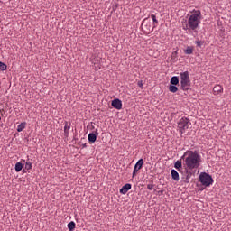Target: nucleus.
Instances as JSON below:
<instances>
[{
	"label": "nucleus",
	"mask_w": 231,
	"mask_h": 231,
	"mask_svg": "<svg viewBox=\"0 0 231 231\" xmlns=\"http://www.w3.org/2000/svg\"><path fill=\"white\" fill-rule=\"evenodd\" d=\"M184 165L188 171L198 169L201 165V155L197 152L187 151L183 156Z\"/></svg>",
	"instance_id": "f03ea898"
},
{
	"label": "nucleus",
	"mask_w": 231,
	"mask_h": 231,
	"mask_svg": "<svg viewBox=\"0 0 231 231\" xmlns=\"http://www.w3.org/2000/svg\"><path fill=\"white\" fill-rule=\"evenodd\" d=\"M152 30H154V28H152L151 32H152Z\"/></svg>",
	"instance_id": "c756f323"
},
{
	"label": "nucleus",
	"mask_w": 231,
	"mask_h": 231,
	"mask_svg": "<svg viewBox=\"0 0 231 231\" xmlns=\"http://www.w3.org/2000/svg\"><path fill=\"white\" fill-rule=\"evenodd\" d=\"M148 19H149V18H145L143 23H145V21H147Z\"/></svg>",
	"instance_id": "cd10ccee"
},
{
	"label": "nucleus",
	"mask_w": 231,
	"mask_h": 231,
	"mask_svg": "<svg viewBox=\"0 0 231 231\" xmlns=\"http://www.w3.org/2000/svg\"><path fill=\"white\" fill-rule=\"evenodd\" d=\"M84 142H85V139L80 140V143H82L83 148L87 147V145H86V143H84Z\"/></svg>",
	"instance_id": "a878e982"
},
{
	"label": "nucleus",
	"mask_w": 231,
	"mask_h": 231,
	"mask_svg": "<svg viewBox=\"0 0 231 231\" xmlns=\"http://www.w3.org/2000/svg\"><path fill=\"white\" fill-rule=\"evenodd\" d=\"M221 93H223V86L216 85L213 88V95H221Z\"/></svg>",
	"instance_id": "0eeeda50"
},
{
	"label": "nucleus",
	"mask_w": 231,
	"mask_h": 231,
	"mask_svg": "<svg viewBox=\"0 0 231 231\" xmlns=\"http://www.w3.org/2000/svg\"><path fill=\"white\" fill-rule=\"evenodd\" d=\"M171 174L172 180H174V181H180V174L178 173V171L176 170H171Z\"/></svg>",
	"instance_id": "9d476101"
},
{
	"label": "nucleus",
	"mask_w": 231,
	"mask_h": 231,
	"mask_svg": "<svg viewBox=\"0 0 231 231\" xmlns=\"http://www.w3.org/2000/svg\"><path fill=\"white\" fill-rule=\"evenodd\" d=\"M184 52L186 55H192V53H194V49L192 47H187Z\"/></svg>",
	"instance_id": "f3484780"
},
{
	"label": "nucleus",
	"mask_w": 231,
	"mask_h": 231,
	"mask_svg": "<svg viewBox=\"0 0 231 231\" xmlns=\"http://www.w3.org/2000/svg\"><path fill=\"white\" fill-rule=\"evenodd\" d=\"M26 129V123H21L18 126H17V132L21 133L23 132V130Z\"/></svg>",
	"instance_id": "ddd939ff"
},
{
	"label": "nucleus",
	"mask_w": 231,
	"mask_h": 231,
	"mask_svg": "<svg viewBox=\"0 0 231 231\" xmlns=\"http://www.w3.org/2000/svg\"><path fill=\"white\" fill-rule=\"evenodd\" d=\"M138 86L142 87V82H139V83H138Z\"/></svg>",
	"instance_id": "c85d7f7f"
},
{
	"label": "nucleus",
	"mask_w": 231,
	"mask_h": 231,
	"mask_svg": "<svg viewBox=\"0 0 231 231\" xmlns=\"http://www.w3.org/2000/svg\"><path fill=\"white\" fill-rule=\"evenodd\" d=\"M142 167H143V159H140L134 165V169H135V172H138Z\"/></svg>",
	"instance_id": "1a4fd4ad"
},
{
	"label": "nucleus",
	"mask_w": 231,
	"mask_h": 231,
	"mask_svg": "<svg viewBox=\"0 0 231 231\" xmlns=\"http://www.w3.org/2000/svg\"><path fill=\"white\" fill-rule=\"evenodd\" d=\"M131 184L127 183L125 185H124L122 187V189H120V193L121 194H127V192H129V190H131Z\"/></svg>",
	"instance_id": "6e6552de"
},
{
	"label": "nucleus",
	"mask_w": 231,
	"mask_h": 231,
	"mask_svg": "<svg viewBox=\"0 0 231 231\" xmlns=\"http://www.w3.org/2000/svg\"><path fill=\"white\" fill-rule=\"evenodd\" d=\"M88 142H90V143H95V142H97V134L93 133L89 134Z\"/></svg>",
	"instance_id": "9b49d317"
},
{
	"label": "nucleus",
	"mask_w": 231,
	"mask_h": 231,
	"mask_svg": "<svg viewBox=\"0 0 231 231\" xmlns=\"http://www.w3.org/2000/svg\"><path fill=\"white\" fill-rule=\"evenodd\" d=\"M0 120H1V116H0Z\"/></svg>",
	"instance_id": "7c9ffc66"
},
{
	"label": "nucleus",
	"mask_w": 231,
	"mask_h": 231,
	"mask_svg": "<svg viewBox=\"0 0 231 231\" xmlns=\"http://www.w3.org/2000/svg\"><path fill=\"white\" fill-rule=\"evenodd\" d=\"M111 106L115 109H117L118 111H120V109H122V100L118 98L112 100Z\"/></svg>",
	"instance_id": "423d86ee"
},
{
	"label": "nucleus",
	"mask_w": 231,
	"mask_h": 231,
	"mask_svg": "<svg viewBox=\"0 0 231 231\" xmlns=\"http://www.w3.org/2000/svg\"><path fill=\"white\" fill-rule=\"evenodd\" d=\"M180 88L183 91L190 89V77L189 71L181 72L180 74Z\"/></svg>",
	"instance_id": "7ed1b4c3"
},
{
	"label": "nucleus",
	"mask_w": 231,
	"mask_h": 231,
	"mask_svg": "<svg viewBox=\"0 0 231 231\" xmlns=\"http://www.w3.org/2000/svg\"><path fill=\"white\" fill-rule=\"evenodd\" d=\"M199 24H201V11L194 10L188 14L186 23L182 26V29L191 34L198 33Z\"/></svg>",
	"instance_id": "f257e3e1"
},
{
	"label": "nucleus",
	"mask_w": 231,
	"mask_h": 231,
	"mask_svg": "<svg viewBox=\"0 0 231 231\" xmlns=\"http://www.w3.org/2000/svg\"><path fill=\"white\" fill-rule=\"evenodd\" d=\"M199 180L202 185H205V187H210V185L214 183L212 176L208 175V173H201L199 175Z\"/></svg>",
	"instance_id": "39448f33"
},
{
	"label": "nucleus",
	"mask_w": 231,
	"mask_h": 231,
	"mask_svg": "<svg viewBox=\"0 0 231 231\" xmlns=\"http://www.w3.org/2000/svg\"><path fill=\"white\" fill-rule=\"evenodd\" d=\"M69 125L68 122H65V126H64V134L65 136H68L69 134Z\"/></svg>",
	"instance_id": "dca6fc26"
},
{
	"label": "nucleus",
	"mask_w": 231,
	"mask_h": 231,
	"mask_svg": "<svg viewBox=\"0 0 231 231\" xmlns=\"http://www.w3.org/2000/svg\"><path fill=\"white\" fill-rule=\"evenodd\" d=\"M171 84L172 86H178V84H180V79H178V77L176 76H173L171 79Z\"/></svg>",
	"instance_id": "f8f14e48"
},
{
	"label": "nucleus",
	"mask_w": 231,
	"mask_h": 231,
	"mask_svg": "<svg viewBox=\"0 0 231 231\" xmlns=\"http://www.w3.org/2000/svg\"><path fill=\"white\" fill-rule=\"evenodd\" d=\"M190 125H191V123L189 118L187 117L180 118L178 122V128L180 134H183V133H185V131H187V129H189Z\"/></svg>",
	"instance_id": "20e7f679"
},
{
	"label": "nucleus",
	"mask_w": 231,
	"mask_h": 231,
	"mask_svg": "<svg viewBox=\"0 0 231 231\" xmlns=\"http://www.w3.org/2000/svg\"><path fill=\"white\" fill-rule=\"evenodd\" d=\"M14 169L16 172H21V171H23V163L16 162Z\"/></svg>",
	"instance_id": "2eb2a0df"
},
{
	"label": "nucleus",
	"mask_w": 231,
	"mask_h": 231,
	"mask_svg": "<svg viewBox=\"0 0 231 231\" xmlns=\"http://www.w3.org/2000/svg\"><path fill=\"white\" fill-rule=\"evenodd\" d=\"M136 172H138V171H135V169L134 168L133 178H134V176H136Z\"/></svg>",
	"instance_id": "bb28decb"
},
{
	"label": "nucleus",
	"mask_w": 231,
	"mask_h": 231,
	"mask_svg": "<svg viewBox=\"0 0 231 231\" xmlns=\"http://www.w3.org/2000/svg\"><path fill=\"white\" fill-rule=\"evenodd\" d=\"M169 91H171V93H176L178 91V87H176L175 85H170Z\"/></svg>",
	"instance_id": "a211bd4d"
},
{
	"label": "nucleus",
	"mask_w": 231,
	"mask_h": 231,
	"mask_svg": "<svg viewBox=\"0 0 231 231\" xmlns=\"http://www.w3.org/2000/svg\"><path fill=\"white\" fill-rule=\"evenodd\" d=\"M195 44H196L199 48H201V46H203L204 42H203V41L196 40Z\"/></svg>",
	"instance_id": "5701e85b"
},
{
	"label": "nucleus",
	"mask_w": 231,
	"mask_h": 231,
	"mask_svg": "<svg viewBox=\"0 0 231 231\" xmlns=\"http://www.w3.org/2000/svg\"><path fill=\"white\" fill-rule=\"evenodd\" d=\"M100 60L99 58H97L96 60L95 59H92V63L93 64H98V61Z\"/></svg>",
	"instance_id": "393cba45"
},
{
	"label": "nucleus",
	"mask_w": 231,
	"mask_h": 231,
	"mask_svg": "<svg viewBox=\"0 0 231 231\" xmlns=\"http://www.w3.org/2000/svg\"><path fill=\"white\" fill-rule=\"evenodd\" d=\"M6 69H8V66L0 61V71H6Z\"/></svg>",
	"instance_id": "6ab92c4d"
},
{
	"label": "nucleus",
	"mask_w": 231,
	"mask_h": 231,
	"mask_svg": "<svg viewBox=\"0 0 231 231\" xmlns=\"http://www.w3.org/2000/svg\"><path fill=\"white\" fill-rule=\"evenodd\" d=\"M147 189H148V190H153L154 189V186L152 184H148L147 185Z\"/></svg>",
	"instance_id": "b1692460"
},
{
	"label": "nucleus",
	"mask_w": 231,
	"mask_h": 231,
	"mask_svg": "<svg viewBox=\"0 0 231 231\" xmlns=\"http://www.w3.org/2000/svg\"><path fill=\"white\" fill-rule=\"evenodd\" d=\"M151 17H152V22H153V28H156V24H158V19H156L155 14H151Z\"/></svg>",
	"instance_id": "412c9836"
},
{
	"label": "nucleus",
	"mask_w": 231,
	"mask_h": 231,
	"mask_svg": "<svg viewBox=\"0 0 231 231\" xmlns=\"http://www.w3.org/2000/svg\"><path fill=\"white\" fill-rule=\"evenodd\" d=\"M175 169H178V171H180V169H181L182 164H181V161H177L174 164Z\"/></svg>",
	"instance_id": "4be33fe9"
},
{
	"label": "nucleus",
	"mask_w": 231,
	"mask_h": 231,
	"mask_svg": "<svg viewBox=\"0 0 231 231\" xmlns=\"http://www.w3.org/2000/svg\"><path fill=\"white\" fill-rule=\"evenodd\" d=\"M68 228L69 231L75 230V222L71 221L68 224Z\"/></svg>",
	"instance_id": "aec40b11"
},
{
	"label": "nucleus",
	"mask_w": 231,
	"mask_h": 231,
	"mask_svg": "<svg viewBox=\"0 0 231 231\" xmlns=\"http://www.w3.org/2000/svg\"><path fill=\"white\" fill-rule=\"evenodd\" d=\"M25 169L27 171H32V169H33V165L32 164V162H30L29 159L25 162Z\"/></svg>",
	"instance_id": "4468645a"
}]
</instances>
